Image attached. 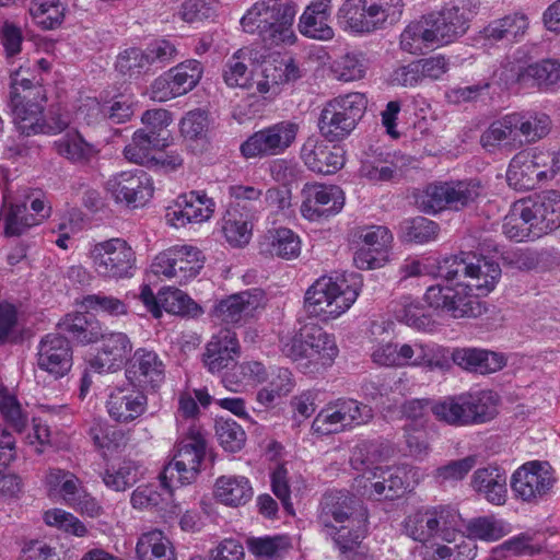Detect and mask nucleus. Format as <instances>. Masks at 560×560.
Here are the masks:
<instances>
[{
	"mask_svg": "<svg viewBox=\"0 0 560 560\" xmlns=\"http://www.w3.org/2000/svg\"><path fill=\"white\" fill-rule=\"evenodd\" d=\"M265 293L260 289L245 290L221 300L212 314L223 323L237 324L264 307Z\"/></svg>",
	"mask_w": 560,
	"mask_h": 560,
	"instance_id": "obj_27",
	"label": "nucleus"
},
{
	"mask_svg": "<svg viewBox=\"0 0 560 560\" xmlns=\"http://www.w3.org/2000/svg\"><path fill=\"white\" fill-rule=\"evenodd\" d=\"M246 546L248 551L258 559H275L290 548V541L282 535L249 537Z\"/></svg>",
	"mask_w": 560,
	"mask_h": 560,
	"instance_id": "obj_61",
	"label": "nucleus"
},
{
	"mask_svg": "<svg viewBox=\"0 0 560 560\" xmlns=\"http://www.w3.org/2000/svg\"><path fill=\"white\" fill-rule=\"evenodd\" d=\"M30 13L39 27L52 31L63 22L66 4L61 0H32Z\"/></svg>",
	"mask_w": 560,
	"mask_h": 560,
	"instance_id": "obj_55",
	"label": "nucleus"
},
{
	"mask_svg": "<svg viewBox=\"0 0 560 560\" xmlns=\"http://www.w3.org/2000/svg\"><path fill=\"white\" fill-rule=\"evenodd\" d=\"M430 518V506H422L421 509L409 514L404 520V532L415 541L427 544L433 539V530Z\"/></svg>",
	"mask_w": 560,
	"mask_h": 560,
	"instance_id": "obj_63",
	"label": "nucleus"
},
{
	"mask_svg": "<svg viewBox=\"0 0 560 560\" xmlns=\"http://www.w3.org/2000/svg\"><path fill=\"white\" fill-rule=\"evenodd\" d=\"M22 68L11 74L10 106L21 133L31 136L47 130L43 116L46 93L40 82H33Z\"/></svg>",
	"mask_w": 560,
	"mask_h": 560,
	"instance_id": "obj_3",
	"label": "nucleus"
},
{
	"mask_svg": "<svg viewBox=\"0 0 560 560\" xmlns=\"http://www.w3.org/2000/svg\"><path fill=\"white\" fill-rule=\"evenodd\" d=\"M209 125L208 113L203 109L191 110L182 119L180 131L194 152H202L208 149Z\"/></svg>",
	"mask_w": 560,
	"mask_h": 560,
	"instance_id": "obj_44",
	"label": "nucleus"
},
{
	"mask_svg": "<svg viewBox=\"0 0 560 560\" xmlns=\"http://www.w3.org/2000/svg\"><path fill=\"white\" fill-rule=\"evenodd\" d=\"M206 439L199 429L190 428L176 446L172 460L160 475L167 486H184L196 480L205 456Z\"/></svg>",
	"mask_w": 560,
	"mask_h": 560,
	"instance_id": "obj_8",
	"label": "nucleus"
},
{
	"mask_svg": "<svg viewBox=\"0 0 560 560\" xmlns=\"http://www.w3.org/2000/svg\"><path fill=\"white\" fill-rule=\"evenodd\" d=\"M296 3L290 0H261L247 10L241 20L245 33L258 35H294Z\"/></svg>",
	"mask_w": 560,
	"mask_h": 560,
	"instance_id": "obj_7",
	"label": "nucleus"
},
{
	"mask_svg": "<svg viewBox=\"0 0 560 560\" xmlns=\"http://www.w3.org/2000/svg\"><path fill=\"white\" fill-rule=\"evenodd\" d=\"M137 560H177L171 539L161 529L142 533L136 544Z\"/></svg>",
	"mask_w": 560,
	"mask_h": 560,
	"instance_id": "obj_37",
	"label": "nucleus"
},
{
	"mask_svg": "<svg viewBox=\"0 0 560 560\" xmlns=\"http://www.w3.org/2000/svg\"><path fill=\"white\" fill-rule=\"evenodd\" d=\"M177 486H167L161 479L160 487L156 485H142L137 487L130 497L131 506L136 510L167 511L173 498V489Z\"/></svg>",
	"mask_w": 560,
	"mask_h": 560,
	"instance_id": "obj_40",
	"label": "nucleus"
},
{
	"mask_svg": "<svg viewBox=\"0 0 560 560\" xmlns=\"http://www.w3.org/2000/svg\"><path fill=\"white\" fill-rule=\"evenodd\" d=\"M80 307L86 313L103 314L110 317L125 316L129 310L125 301L103 292L83 296Z\"/></svg>",
	"mask_w": 560,
	"mask_h": 560,
	"instance_id": "obj_58",
	"label": "nucleus"
},
{
	"mask_svg": "<svg viewBox=\"0 0 560 560\" xmlns=\"http://www.w3.org/2000/svg\"><path fill=\"white\" fill-rule=\"evenodd\" d=\"M37 368L54 380L66 376L72 366V349L69 340L58 334H48L37 347Z\"/></svg>",
	"mask_w": 560,
	"mask_h": 560,
	"instance_id": "obj_23",
	"label": "nucleus"
},
{
	"mask_svg": "<svg viewBox=\"0 0 560 560\" xmlns=\"http://www.w3.org/2000/svg\"><path fill=\"white\" fill-rule=\"evenodd\" d=\"M550 151H521L510 161L506 171L509 186L516 190L534 189L539 183L555 178L550 170Z\"/></svg>",
	"mask_w": 560,
	"mask_h": 560,
	"instance_id": "obj_16",
	"label": "nucleus"
},
{
	"mask_svg": "<svg viewBox=\"0 0 560 560\" xmlns=\"http://www.w3.org/2000/svg\"><path fill=\"white\" fill-rule=\"evenodd\" d=\"M470 487L490 504L501 506L508 501V474L497 464L476 469Z\"/></svg>",
	"mask_w": 560,
	"mask_h": 560,
	"instance_id": "obj_28",
	"label": "nucleus"
},
{
	"mask_svg": "<svg viewBox=\"0 0 560 560\" xmlns=\"http://www.w3.org/2000/svg\"><path fill=\"white\" fill-rule=\"evenodd\" d=\"M166 138H160L154 131L138 129L133 132L130 142L124 148V156L131 163L152 167L153 151L166 147Z\"/></svg>",
	"mask_w": 560,
	"mask_h": 560,
	"instance_id": "obj_36",
	"label": "nucleus"
},
{
	"mask_svg": "<svg viewBox=\"0 0 560 560\" xmlns=\"http://www.w3.org/2000/svg\"><path fill=\"white\" fill-rule=\"evenodd\" d=\"M125 373L132 385L155 389L164 382L165 364L155 351L139 348L129 359Z\"/></svg>",
	"mask_w": 560,
	"mask_h": 560,
	"instance_id": "obj_25",
	"label": "nucleus"
},
{
	"mask_svg": "<svg viewBox=\"0 0 560 560\" xmlns=\"http://www.w3.org/2000/svg\"><path fill=\"white\" fill-rule=\"evenodd\" d=\"M364 516H369V511L355 495L343 490H330L320 498L316 523L323 534L335 533L338 524L350 523Z\"/></svg>",
	"mask_w": 560,
	"mask_h": 560,
	"instance_id": "obj_15",
	"label": "nucleus"
},
{
	"mask_svg": "<svg viewBox=\"0 0 560 560\" xmlns=\"http://www.w3.org/2000/svg\"><path fill=\"white\" fill-rule=\"evenodd\" d=\"M268 373L259 361L235 363L232 371L222 376V384L232 392H238L241 386L257 385L267 380Z\"/></svg>",
	"mask_w": 560,
	"mask_h": 560,
	"instance_id": "obj_46",
	"label": "nucleus"
},
{
	"mask_svg": "<svg viewBox=\"0 0 560 560\" xmlns=\"http://www.w3.org/2000/svg\"><path fill=\"white\" fill-rule=\"evenodd\" d=\"M215 497L225 505L246 504L253 497V488L244 476H221L215 480Z\"/></svg>",
	"mask_w": 560,
	"mask_h": 560,
	"instance_id": "obj_42",
	"label": "nucleus"
},
{
	"mask_svg": "<svg viewBox=\"0 0 560 560\" xmlns=\"http://www.w3.org/2000/svg\"><path fill=\"white\" fill-rule=\"evenodd\" d=\"M219 444L230 453L240 452L246 442V433L233 419L218 418L214 424Z\"/></svg>",
	"mask_w": 560,
	"mask_h": 560,
	"instance_id": "obj_62",
	"label": "nucleus"
},
{
	"mask_svg": "<svg viewBox=\"0 0 560 560\" xmlns=\"http://www.w3.org/2000/svg\"><path fill=\"white\" fill-rule=\"evenodd\" d=\"M446 364V350L436 343L422 341L397 343V368L428 366L443 369Z\"/></svg>",
	"mask_w": 560,
	"mask_h": 560,
	"instance_id": "obj_31",
	"label": "nucleus"
},
{
	"mask_svg": "<svg viewBox=\"0 0 560 560\" xmlns=\"http://www.w3.org/2000/svg\"><path fill=\"white\" fill-rule=\"evenodd\" d=\"M238 354L240 343L235 331L222 328L212 336V372L234 366Z\"/></svg>",
	"mask_w": 560,
	"mask_h": 560,
	"instance_id": "obj_45",
	"label": "nucleus"
},
{
	"mask_svg": "<svg viewBox=\"0 0 560 560\" xmlns=\"http://www.w3.org/2000/svg\"><path fill=\"white\" fill-rule=\"evenodd\" d=\"M300 129L294 120L277 121L252 133L240 145V152L247 160L281 155L295 143Z\"/></svg>",
	"mask_w": 560,
	"mask_h": 560,
	"instance_id": "obj_10",
	"label": "nucleus"
},
{
	"mask_svg": "<svg viewBox=\"0 0 560 560\" xmlns=\"http://www.w3.org/2000/svg\"><path fill=\"white\" fill-rule=\"evenodd\" d=\"M0 418L16 433H23L28 423V412L18 397L7 388L0 389Z\"/></svg>",
	"mask_w": 560,
	"mask_h": 560,
	"instance_id": "obj_57",
	"label": "nucleus"
},
{
	"mask_svg": "<svg viewBox=\"0 0 560 560\" xmlns=\"http://www.w3.org/2000/svg\"><path fill=\"white\" fill-rule=\"evenodd\" d=\"M499 395L491 389L445 396L431 404L434 418L451 427H471L490 422L498 416Z\"/></svg>",
	"mask_w": 560,
	"mask_h": 560,
	"instance_id": "obj_2",
	"label": "nucleus"
},
{
	"mask_svg": "<svg viewBox=\"0 0 560 560\" xmlns=\"http://www.w3.org/2000/svg\"><path fill=\"white\" fill-rule=\"evenodd\" d=\"M1 219L4 234L9 237L20 236L35 226L34 219L28 213L27 202L21 201L20 197L11 196L8 189L3 192Z\"/></svg>",
	"mask_w": 560,
	"mask_h": 560,
	"instance_id": "obj_34",
	"label": "nucleus"
},
{
	"mask_svg": "<svg viewBox=\"0 0 560 560\" xmlns=\"http://www.w3.org/2000/svg\"><path fill=\"white\" fill-rule=\"evenodd\" d=\"M159 300L163 311L171 314L196 316L199 313L198 305L179 289L168 287L161 290Z\"/></svg>",
	"mask_w": 560,
	"mask_h": 560,
	"instance_id": "obj_64",
	"label": "nucleus"
},
{
	"mask_svg": "<svg viewBox=\"0 0 560 560\" xmlns=\"http://www.w3.org/2000/svg\"><path fill=\"white\" fill-rule=\"evenodd\" d=\"M447 184L448 209L462 210L475 202L482 192L479 180H451Z\"/></svg>",
	"mask_w": 560,
	"mask_h": 560,
	"instance_id": "obj_59",
	"label": "nucleus"
},
{
	"mask_svg": "<svg viewBox=\"0 0 560 560\" xmlns=\"http://www.w3.org/2000/svg\"><path fill=\"white\" fill-rule=\"evenodd\" d=\"M515 211L538 238L560 228V192L548 190L515 202Z\"/></svg>",
	"mask_w": 560,
	"mask_h": 560,
	"instance_id": "obj_14",
	"label": "nucleus"
},
{
	"mask_svg": "<svg viewBox=\"0 0 560 560\" xmlns=\"http://www.w3.org/2000/svg\"><path fill=\"white\" fill-rule=\"evenodd\" d=\"M294 387L292 372L287 368H277L272 371L268 385L258 390L256 399L260 405L268 407L276 399L289 395Z\"/></svg>",
	"mask_w": 560,
	"mask_h": 560,
	"instance_id": "obj_53",
	"label": "nucleus"
},
{
	"mask_svg": "<svg viewBox=\"0 0 560 560\" xmlns=\"http://www.w3.org/2000/svg\"><path fill=\"white\" fill-rule=\"evenodd\" d=\"M445 264H450V269L445 273L447 280H453L459 275L470 278L474 281L469 284L470 288H475L480 295L490 293L501 278L499 262L483 255L460 252L446 259Z\"/></svg>",
	"mask_w": 560,
	"mask_h": 560,
	"instance_id": "obj_12",
	"label": "nucleus"
},
{
	"mask_svg": "<svg viewBox=\"0 0 560 560\" xmlns=\"http://www.w3.org/2000/svg\"><path fill=\"white\" fill-rule=\"evenodd\" d=\"M300 158L310 171L322 175H332L343 167L346 151L341 147L328 145L318 137L311 136L303 142Z\"/></svg>",
	"mask_w": 560,
	"mask_h": 560,
	"instance_id": "obj_22",
	"label": "nucleus"
},
{
	"mask_svg": "<svg viewBox=\"0 0 560 560\" xmlns=\"http://www.w3.org/2000/svg\"><path fill=\"white\" fill-rule=\"evenodd\" d=\"M105 406L114 421L127 424L145 412L148 398L141 388L129 383L112 388Z\"/></svg>",
	"mask_w": 560,
	"mask_h": 560,
	"instance_id": "obj_24",
	"label": "nucleus"
},
{
	"mask_svg": "<svg viewBox=\"0 0 560 560\" xmlns=\"http://www.w3.org/2000/svg\"><path fill=\"white\" fill-rule=\"evenodd\" d=\"M101 348L91 361V366L98 373L114 372L125 362L127 355L132 351L130 338L121 331L102 334Z\"/></svg>",
	"mask_w": 560,
	"mask_h": 560,
	"instance_id": "obj_30",
	"label": "nucleus"
},
{
	"mask_svg": "<svg viewBox=\"0 0 560 560\" xmlns=\"http://www.w3.org/2000/svg\"><path fill=\"white\" fill-rule=\"evenodd\" d=\"M261 50L253 48L249 58L262 62L261 79L256 82V91L265 98H271L280 93V88L294 82L302 77L301 70L292 57H282L280 54L270 55L265 46Z\"/></svg>",
	"mask_w": 560,
	"mask_h": 560,
	"instance_id": "obj_13",
	"label": "nucleus"
},
{
	"mask_svg": "<svg viewBox=\"0 0 560 560\" xmlns=\"http://www.w3.org/2000/svg\"><path fill=\"white\" fill-rule=\"evenodd\" d=\"M331 0H313L299 19L301 35H332L330 27Z\"/></svg>",
	"mask_w": 560,
	"mask_h": 560,
	"instance_id": "obj_38",
	"label": "nucleus"
},
{
	"mask_svg": "<svg viewBox=\"0 0 560 560\" xmlns=\"http://www.w3.org/2000/svg\"><path fill=\"white\" fill-rule=\"evenodd\" d=\"M301 195V213L310 221L329 218L339 213L345 206V194L337 185L306 183Z\"/></svg>",
	"mask_w": 560,
	"mask_h": 560,
	"instance_id": "obj_21",
	"label": "nucleus"
},
{
	"mask_svg": "<svg viewBox=\"0 0 560 560\" xmlns=\"http://www.w3.org/2000/svg\"><path fill=\"white\" fill-rule=\"evenodd\" d=\"M44 482L50 493L59 494L68 505L84 490L73 472L60 468H49Z\"/></svg>",
	"mask_w": 560,
	"mask_h": 560,
	"instance_id": "obj_49",
	"label": "nucleus"
},
{
	"mask_svg": "<svg viewBox=\"0 0 560 560\" xmlns=\"http://www.w3.org/2000/svg\"><path fill=\"white\" fill-rule=\"evenodd\" d=\"M533 79L537 86L544 91L560 89V62L556 59H544L540 62L528 65L518 73L517 80Z\"/></svg>",
	"mask_w": 560,
	"mask_h": 560,
	"instance_id": "obj_47",
	"label": "nucleus"
},
{
	"mask_svg": "<svg viewBox=\"0 0 560 560\" xmlns=\"http://www.w3.org/2000/svg\"><path fill=\"white\" fill-rule=\"evenodd\" d=\"M139 479V465L131 459H124L107 467L102 474L104 485L117 492L131 488Z\"/></svg>",
	"mask_w": 560,
	"mask_h": 560,
	"instance_id": "obj_54",
	"label": "nucleus"
},
{
	"mask_svg": "<svg viewBox=\"0 0 560 560\" xmlns=\"http://www.w3.org/2000/svg\"><path fill=\"white\" fill-rule=\"evenodd\" d=\"M452 360L462 369L481 375L495 373L506 365L504 354L478 348H457L452 352Z\"/></svg>",
	"mask_w": 560,
	"mask_h": 560,
	"instance_id": "obj_33",
	"label": "nucleus"
},
{
	"mask_svg": "<svg viewBox=\"0 0 560 560\" xmlns=\"http://www.w3.org/2000/svg\"><path fill=\"white\" fill-rule=\"evenodd\" d=\"M382 480L371 483L370 498L375 500H395L401 497L408 487L404 469L395 467L382 471Z\"/></svg>",
	"mask_w": 560,
	"mask_h": 560,
	"instance_id": "obj_50",
	"label": "nucleus"
},
{
	"mask_svg": "<svg viewBox=\"0 0 560 560\" xmlns=\"http://www.w3.org/2000/svg\"><path fill=\"white\" fill-rule=\"evenodd\" d=\"M308 359L330 366L339 353L335 336L317 325L307 326Z\"/></svg>",
	"mask_w": 560,
	"mask_h": 560,
	"instance_id": "obj_41",
	"label": "nucleus"
},
{
	"mask_svg": "<svg viewBox=\"0 0 560 560\" xmlns=\"http://www.w3.org/2000/svg\"><path fill=\"white\" fill-rule=\"evenodd\" d=\"M516 119L515 114L511 113L491 122L480 137L481 145L487 150L501 144L515 147Z\"/></svg>",
	"mask_w": 560,
	"mask_h": 560,
	"instance_id": "obj_48",
	"label": "nucleus"
},
{
	"mask_svg": "<svg viewBox=\"0 0 560 560\" xmlns=\"http://www.w3.org/2000/svg\"><path fill=\"white\" fill-rule=\"evenodd\" d=\"M371 409L354 399L340 398L329 402L314 418L312 431L317 435H328L342 431L347 427L364 423Z\"/></svg>",
	"mask_w": 560,
	"mask_h": 560,
	"instance_id": "obj_17",
	"label": "nucleus"
},
{
	"mask_svg": "<svg viewBox=\"0 0 560 560\" xmlns=\"http://www.w3.org/2000/svg\"><path fill=\"white\" fill-rule=\"evenodd\" d=\"M301 248L300 236L287 226H271L258 240L259 254L265 257L291 260L300 256Z\"/></svg>",
	"mask_w": 560,
	"mask_h": 560,
	"instance_id": "obj_29",
	"label": "nucleus"
},
{
	"mask_svg": "<svg viewBox=\"0 0 560 560\" xmlns=\"http://www.w3.org/2000/svg\"><path fill=\"white\" fill-rule=\"evenodd\" d=\"M469 539L483 541H497L511 532V526L503 520L494 516H479L471 518L466 525Z\"/></svg>",
	"mask_w": 560,
	"mask_h": 560,
	"instance_id": "obj_56",
	"label": "nucleus"
},
{
	"mask_svg": "<svg viewBox=\"0 0 560 560\" xmlns=\"http://www.w3.org/2000/svg\"><path fill=\"white\" fill-rule=\"evenodd\" d=\"M402 9V0H345L338 18L345 31L372 33L396 24Z\"/></svg>",
	"mask_w": 560,
	"mask_h": 560,
	"instance_id": "obj_4",
	"label": "nucleus"
},
{
	"mask_svg": "<svg viewBox=\"0 0 560 560\" xmlns=\"http://www.w3.org/2000/svg\"><path fill=\"white\" fill-rule=\"evenodd\" d=\"M361 288L362 279L358 273L320 277L305 293V310L310 316L325 323L336 319L353 305Z\"/></svg>",
	"mask_w": 560,
	"mask_h": 560,
	"instance_id": "obj_1",
	"label": "nucleus"
},
{
	"mask_svg": "<svg viewBox=\"0 0 560 560\" xmlns=\"http://www.w3.org/2000/svg\"><path fill=\"white\" fill-rule=\"evenodd\" d=\"M206 256L192 245H175L159 253L151 271L178 284H185L196 278L203 268Z\"/></svg>",
	"mask_w": 560,
	"mask_h": 560,
	"instance_id": "obj_11",
	"label": "nucleus"
},
{
	"mask_svg": "<svg viewBox=\"0 0 560 560\" xmlns=\"http://www.w3.org/2000/svg\"><path fill=\"white\" fill-rule=\"evenodd\" d=\"M105 189L115 202L138 208L152 198L154 183L147 172L136 168L113 174L107 179Z\"/></svg>",
	"mask_w": 560,
	"mask_h": 560,
	"instance_id": "obj_19",
	"label": "nucleus"
},
{
	"mask_svg": "<svg viewBox=\"0 0 560 560\" xmlns=\"http://www.w3.org/2000/svg\"><path fill=\"white\" fill-rule=\"evenodd\" d=\"M472 12L453 5L411 21L401 35H464L470 27Z\"/></svg>",
	"mask_w": 560,
	"mask_h": 560,
	"instance_id": "obj_18",
	"label": "nucleus"
},
{
	"mask_svg": "<svg viewBox=\"0 0 560 560\" xmlns=\"http://www.w3.org/2000/svg\"><path fill=\"white\" fill-rule=\"evenodd\" d=\"M556 482L547 462L532 460L518 467L511 477L514 495L524 502H536L546 497Z\"/></svg>",
	"mask_w": 560,
	"mask_h": 560,
	"instance_id": "obj_20",
	"label": "nucleus"
},
{
	"mask_svg": "<svg viewBox=\"0 0 560 560\" xmlns=\"http://www.w3.org/2000/svg\"><path fill=\"white\" fill-rule=\"evenodd\" d=\"M396 153H378L364 160L359 170L360 176L372 183L394 182L402 177Z\"/></svg>",
	"mask_w": 560,
	"mask_h": 560,
	"instance_id": "obj_35",
	"label": "nucleus"
},
{
	"mask_svg": "<svg viewBox=\"0 0 560 560\" xmlns=\"http://www.w3.org/2000/svg\"><path fill=\"white\" fill-rule=\"evenodd\" d=\"M57 152L73 162H85L96 156L100 149L88 142L80 132L72 131L55 142Z\"/></svg>",
	"mask_w": 560,
	"mask_h": 560,
	"instance_id": "obj_52",
	"label": "nucleus"
},
{
	"mask_svg": "<svg viewBox=\"0 0 560 560\" xmlns=\"http://www.w3.org/2000/svg\"><path fill=\"white\" fill-rule=\"evenodd\" d=\"M480 294H474L470 285L456 283L434 284L427 289L424 300L436 311L452 318H477L486 313L487 307L479 300Z\"/></svg>",
	"mask_w": 560,
	"mask_h": 560,
	"instance_id": "obj_9",
	"label": "nucleus"
},
{
	"mask_svg": "<svg viewBox=\"0 0 560 560\" xmlns=\"http://www.w3.org/2000/svg\"><path fill=\"white\" fill-rule=\"evenodd\" d=\"M369 532V516L345 523L335 528V533H324L339 550L340 557H347L355 549H361Z\"/></svg>",
	"mask_w": 560,
	"mask_h": 560,
	"instance_id": "obj_39",
	"label": "nucleus"
},
{
	"mask_svg": "<svg viewBox=\"0 0 560 560\" xmlns=\"http://www.w3.org/2000/svg\"><path fill=\"white\" fill-rule=\"evenodd\" d=\"M221 231L232 247L246 246L253 236L250 210L240 202H231L222 218Z\"/></svg>",
	"mask_w": 560,
	"mask_h": 560,
	"instance_id": "obj_32",
	"label": "nucleus"
},
{
	"mask_svg": "<svg viewBox=\"0 0 560 560\" xmlns=\"http://www.w3.org/2000/svg\"><path fill=\"white\" fill-rule=\"evenodd\" d=\"M61 328L81 343H93L101 337L98 320L88 316L86 312L67 315L61 324Z\"/></svg>",
	"mask_w": 560,
	"mask_h": 560,
	"instance_id": "obj_51",
	"label": "nucleus"
},
{
	"mask_svg": "<svg viewBox=\"0 0 560 560\" xmlns=\"http://www.w3.org/2000/svg\"><path fill=\"white\" fill-rule=\"evenodd\" d=\"M352 242L374 248L378 253H387L393 242V234L384 225H364L352 230Z\"/></svg>",
	"mask_w": 560,
	"mask_h": 560,
	"instance_id": "obj_60",
	"label": "nucleus"
},
{
	"mask_svg": "<svg viewBox=\"0 0 560 560\" xmlns=\"http://www.w3.org/2000/svg\"><path fill=\"white\" fill-rule=\"evenodd\" d=\"M433 539L451 542L462 532L463 518L459 512L451 505L439 504L430 506Z\"/></svg>",
	"mask_w": 560,
	"mask_h": 560,
	"instance_id": "obj_43",
	"label": "nucleus"
},
{
	"mask_svg": "<svg viewBox=\"0 0 560 560\" xmlns=\"http://www.w3.org/2000/svg\"><path fill=\"white\" fill-rule=\"evenodd\" d=\"M88 257L97 277L106 281L129 279L137 269L136 252L122 237L92 244Z\"/></svg>",
	"mask_w": 560,
	"mask_h": 560,
	"instance_id": "obj_6",
	"label": "nucleus"
},
{
	"mask_svg": "<svg viewBox=\"0 0 560 560\" xmlns=\"http://www.w3.org/2000/svg\"><path fill=\"white\" fill-rule=\"evenodd\" d=\"M210 218V198L206 190H191L179 195L166 210V222L178 229L199 224Z\"/></svg>",
	"mask_w": 560,
	"mask_h": 560,
	"instance_id": "obj_26",
	"label": "nucleus"
},
{
	"mask_svg": "<svg viewBox=\"0 0 560 560\" xmlns=\"http://www.w3.org/2000/svg\"><path fill=\"white\" fill-rule=\"evenodd\" d=\"M368 108V97L361 92L338 95L326 102L320 110L317 128L329 141H341L355 129Z\"/></svg>",
	"mask_w": 560,
	"mask_h": 560,
	"instance_id": "obj_5",
	"label": "nucleus"
}]
</instances>
